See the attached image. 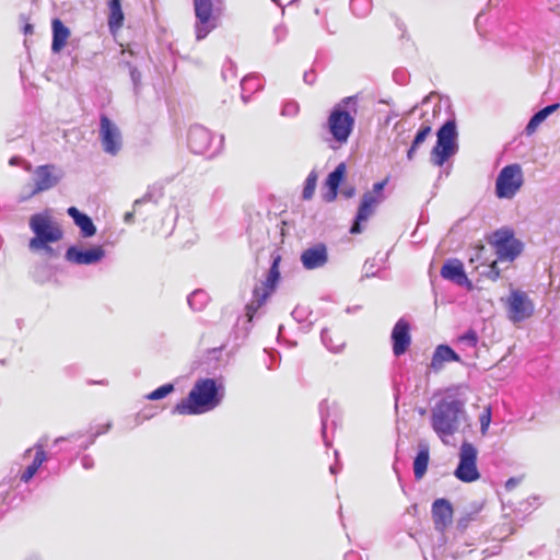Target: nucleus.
I'll list each match as a JSON object with an SVG mask.
<instances>
[{
    "instance_id": "obj_14",
    "label": "nucleus",
    "mask_w": 560,
    "mask_h": 560,
    "mask_svg": "<svg viewBox=\"0 0 560 560\" xmlns=\"http://www.w3.org/2000/svg\"><path fill=\"white\" fill-rule=\"evenodd\" d=\"M390 340L393 345V353L396 357H400L406 353L411 345L410 324L400 318L394 325L390 334Z\"/></svg>"
},
{
    "instance_id": "obj_53",
    "label": "nucleus",
    "mask_w": 560,
    "mask_h": 560,
    "mask_svg": "<svg viewBox=\"0 0 560 560\" xmlns=\"http://www.w3.org/2000/svg\"><path fill=\"white\" fill-rule=\"evenodd\" d=\"M32 30H33V26L30 24L25 25V27H24L25 33H31Z\"/></svg>"
},
{
    "instance_id": "obj_21",
    "label": "nucleus",
    "mask_w": 560,
    "mask_h": 560,
    "mask_svg": "<svg viewBox=\"0 0 560 560\" xmlns=\"http://www.w3.org/2000/svg\"><path fill=\"white\" fill-rule=\"evenodd\" d=\"M346 173V164L340 163L336 168L328 175L326 179V186L329 191L325 195V200L330 202L334 201L338 194V188Z\"/></svg>"
},
{
    "instance_id": "obj_7",
    "label": "nucleus",
    "mask_w": 560,
    "mask_h": 560,
    "mask_svg": "<svg viewBox=\"0 0 560 560\" xmlns=\"http://www.w3.org/2000/svg\"><path fill=\"white\" fill-rule=\"evenodd\" d=\"M524 183L520 164L504 166L495 179V195L500 199H512Z\"/></svg>"
},
{
    "instance_id": "obj_44",
    "label": "nucleus",
    "mask_w": 560,
    "mask_h": 560,
    "mask_svg": "<svg viewBox=\"0 0 560 560\" xmlns=\"http://www.w3.org/2000/svg\"><path fill=\"white\" fill-rule=\"evenodd\" d=\"M472 518L474 517L471 516L462 517L460 520H458V527L465 529L468 526L469 521H471Z\"/></svg>"
},
{
    "instance_id": "obj_48",
    "label": "nucleus",
    "mask_w": 560,
    "mask_h": 560,
    "mask_svg": "<svg viewBox=\"0 0 560 560\" xmlns=\"http://www.w3.org/2000/svg\"><path fill=\"white\" fill-rule=\"evenodd\" d=\"M22 162H23V160H22L20 156H12V158L9 160V164H10L11 166L20 165Z\"/></svg>"
},
{
    "instance_id": "obj_12",
    "label": "nucleus",
    "mask_w": 560,
    "mask_h": 560,
    "mask_svg": "<svg viewBox=\"0 0 560 560\" xmlns=\"http://www.w3.org/2000/svg\"><path fill=\"white\" fill-rule=\"evenodd\" d=\"M105 257V249L101 245L83 247L71 245L67 248L65 259L73 265L91 266L98 264Z\"/></svg>"
},
{
    "instance_id": "obj_27",
    "label": "nucleus",
    "mask_w": 560,
    "mask_h": 560,
    "mask_svg": "<svg viewBox=\"0 0 560 560\" xmlns=\"http://www.w3.org/2000/svg\"><path fill=\"white\" fill-rule=\"evenodd\" d=\"M44 444L45 441L40 440L36 445V453L35 457L33 459V463L26 467V469L21 475V481L28 482L34 475L37 472L38 468L43 465V463L46 460V454L44 452Z\"/></svg>"
},
{
    "instance_id": "obj_35",
    "label": "nucleus",
    "mask_w": 560,
    "mask_h": 560,
    "mask_svg": "<svg viewBox=\"0 0 560 560\" xmlns=\"http://www.w3.org/2000/svg\"><path fill=\"white\" fill-rule=\"evenodd\" d=\"M174 385L168 383L164 384L145 396L149 400H160L174 392Z\"/></svg>"
},
{
    "instance_id": "obj_4",
    "label": "nucleus",
    "mask_w": 560,
    "mask_h": 560,
    "mask_svg": "<svg viewBox=\"0 0 560 560\" xmlns=\"http://www.w3.org/2000/svg\"><path fill=\"white\" fill-rule=\"evenodd\" d=\"M30 229L34 237L30 240L28 248L32 252L44 250L48 256H55L50 246L62 238V231L55 225L50 218L44 213H36L30 218Z\"/></svg>"
},
{
    "instance_id": "obj_29",
    "label": "nucleus",
    "mask_w": 560,
    "mask_h": 560,
    "mask_svg": "<svg viewBox=\"0 0 560 560\" xmlns=\"http://www.w3.org/2000/svg\"><path fill=\"white\" fill-rule=\"evenodd\" d=\"M108 27L110 32H115L122 26L124 12L121 10V0H109Z\"/></svg>"
},
{
    "instance_id": "obj_26",
    "label": "nucleus",
    "mask_w": 560,
    "mask_h": 560,
    "mask_svg": "<svg viewBox=\"0 0 560 560\" xmlns=\"http://www.w3.org/2000/svg\"><path fill=\"white\" fill-rule=\"evenodd\" d=\"M560 107L559 103H553L548 105L537 113H535L529 119L528 124L525 127V132L527 136L533 135L540 124H542L551 114H553Z\"/></svg>"
},
{
    "instance_id": "obj_58",
    "label": "nucleus",
    "mask_w": 560,
    "mask_h": 560,
    "mask_svg": "<svg viewBox=\"0 0 560 560\" xmlns=\"http://www.w3.org/2000/svg\"><path fill=\"white\" fill-rule=\"evenodd\" d=\"M330 471L335 474V468L332 466L330 467Z\"/></svg>"
},
{
    "instance_id": "obj_13",
    "label": "nucleus",
    "mask_w": 560,
    "mask_h": 560,
    "mask_svg": "<svg viewBox=\"0 0 560 560\" xmlns=\"http://www.w3.org/2000/svg\"><path fill=\"white\" fill-rule=\"evenodd\" d=\"M100 138L103 149L110 155H116L121 148V135L118 127L105 115L100 119Z\"/></svg>"
},
{
    "instance_id": "obj_34",
    "label": "nucleus",
    "mask_w": 560,
    "mask_h": 560,
    "mask_svg": "<svg viewBox=\"0 0 560 560\" xmlns=\"http://www.w3.org/2000/svg\"><path fill=\"white\" fill-rule=\"evenodd\" d=\"M513 232L510 230H498L491 236V244L497 247L514 241Z\"/></svg>"
},
{
    "instance_id": "obj_22",
    "label": "nucleus",
    "mask_w": 560,
    "mask_h": 560,
    "mask_svg": "<svg viewBox=\"0 0 560 560\" xmlns=\"http://www.w3.org/2000/svg\"><path fill=\"white\" fill-rule=\"evenodd\" d=\"M430 448L427 442H420L418 453L413 459V474L416 479H421L428 469Z\"/></svg>"
},
{
    "instance_id": "obj_1",
    "label": "nucleus",
    "mask_w": 560,
    "mask_h": 560,
    "mask_svg": "<svg viewBox=\"0 0 560 560\" xmlns=\"http://www.w3.org/2000/svg\"><path fill=\"white\" fill-rule=\"evenodd\" d=\"M430 422L432 430L443 444L450 445L456 433L470 428L465 402L455 397H444L431 410Z\"/></svg>"
},
{
    "instance_id": "obj_11",
    "label": "nucleus",
    "mask_w": 560,
    "mask_h": 560,
    "mask_svg": "<svg viewBox=\"0 0 560 560\" xmlns=\"http://www.w3.org/2000/svg\"><path fill=\"white\" fill-rule=\"evenodd\" d=\"M62 177L63 171L54 164L37 166L33 172L34 188L30 196L54 188Z\"/></svg>"
},
{
    "instance_id": "obj_36",
    "label": "nucleus",
    "mask_w": 560,
    "mask_h": 560,
    "mask_svg": "<svg viewBox=\"0 0 560 560\" xmlns=\"http://www.w3.org/2000/svg\"><path fill=\"white\" fill-rule=\"evenodd\" d=\"M491 408L490 406L486 407L481 415L479 416V422H480V432L482 435H486L488 432V429L491 423Z\"/></svg>"
},
{
    "instance_id": "obj_6",
    "label": "nucleus",
    "mask_w": 560,
    "mask_h": 560,
    "mask_svg": "<svg viewBox=\"0 0 560 560\" xmlns=\"http://www.w3.org/2000/svg\"><path fill=\"white\" fill-rule=\"evenodd\" d=\"M280 257H275L271 267L268 270L266 280L256 284L253 289L252 300L246 305V316L249 322L253 320L258 310L267 302L273 293L280 278L279 271Z\"/></svg>"
},
{
    "instance_id": "obj_16",
    "label": "nucleus",
    "mask_w": 560,
    "mask_h": 560,
    "mask_svg": "<svg viewBox=\"0 0 560 560\" xmlns=\"http://www.w3.org/2000/svg\"><path fill=\"white\" fill-rule=\"evenodd\" d=\"M328 261L327 247L323 243H318L306 248L301 254V262L307 270L320 268Z\"/></svg>"
},
{
    "instance_id": "obj_19",
    "label": "nucleus",
    "mask_w": 560,
    "mask_h": 560,
    "mask_svg": "<svg viewBox=\"0 0 560 560\" xmlns=\"http://www.w3.org/2000/svg\"><path fill=\"white\" fill-rule=\"evenodd\" d=\"M460 357L447 345H439L432 355L430 369L440 372L445 363L460 362Z\"/></svg>"
},
{
    "instance_id": "obj_38",
    "label": "nucleus",
    "mask_w": 560,
    "mask_h": 560,
    "mask_svg": "<svg viewBox=\"0 0 560 560\" xmlns=\"http://www.w3.org/2000/svg\"><path fill=\"white\" fill-rule=\"evenodd\" d=\"M460 341L467 343L468 346H476L477 341H478V337H477V334L474 331V330H468L466 331L462 337H460Z\"/></svg>"
},
{
    "instance_id": "obj_30",
    "label": "nucleus",
    "mask_w": 560,
    "mask_h": 560,
    "mask_svg": "<svg viewBox=\"0 0 560 560\" xmlns=\"http://www.w3.org/2000/svg\"><path fill=\"white\" fill-rule=\"evenodd\" d=\"M387 184V180L377 182L373 185L372 190L366 191L362 196V201L368 202L370 206L375 209L384 201V188Z\"/></svg>"
},
{
    "instance_id": "obj_50",
    "label": "nucleus",
    "mask_w": 560,
    "mask_h": 560,
    "mask_svg": "<svg viewBox=\"0 0 560 560\" xmlns=\"http://www.w3.org/2000/svg\"><path fill=\"white\" fill-rule=\"evenodd\" d=\"M358 559V555L353 551L351 552H348L346 556H345V560H357Z\"/></svg>"
},
{
    "instance_id": "obj_15",
    "label": "nucleus",
    "mask_w": 560,
    "mask_h": 560,
    "mask_svg": "<svg viewBox=\"0 0 560 560\" xmlns=\"http://www.w3.org/2000/svg\"><path fill=\"white\" fill-rule=\"evenodd\" d=\"M211 132L202 126H192L188 131V147L196 154H205L210 149Z\"/></svg>"
},
{
    "instance_id": "obj_57",
    "label": "nucleus",
    "mask_w": 560,
    "mask_h": 560,
    "mask_svg": "<svg viewBox=\"0 0 560 560\" xmlns=\"http://www.w3.org/2000/svg\"><path fill=\"white\" fill-rule=\"evenodd\" d=\"M25 168H26V171H31V165L27 164Z\"/></svg>"
},
{
    "instance_id": "obj_18",
    "label": "nucleus",
    "mask_w": 560,
    "mask_h": 560,
    "mask_svg": "<svg viewBox=\"0 0 560 560\" xmlns=\"http://www.w3.org/2000/svg\"><path fill=\"white\" fill-rule=\"evenodd\" d=\"M441 276L445 280L452 281L457 285L471 287V283L465 273L464 266L458 259H450L445 261L441 268Z\"/></svg>"
},
{
    "instance_id": "obj_42",
    "label": "nucleus",
    "mask_w": 560,
    "mask_h": 560,
    "mask_svg": "<svg viewBox=\"0 0 560 560\" xmlns=\"http://www.w3.org/2000/svg\"><path fill=\"white\" fill-rule=\"evenodd\" d=\"M342 195L345 196V198L349 199V198H352L354 195H355V188L353 186L351 187H346L343 190H342Z\"/></svg>"
},
{
    "instance_id": "obj_32",
    "label": "nucleus",
    "mask_w": 560,
    "mask_h": 560,
    "mask_svg": "<svg viewBox=\"0 0 560 560\" xmlns=\"http://www.w3.org/2000/svg\"><path fill=\"white\" fill-rule=\"evenodd\" d=\"M350 9L358 18H365L372 10L371 0H351Z\"/></svg>"
},
{
    "instance_id": "obj_40",
    "label": "nucleus",
    "mask_w": 560,
    "mask_h": 560,
    "mask_svg": "<svg viewBox=\"0 0 560 560\" xmlns=\"http://www.w3.org/2000/svg\"><path fill=\"white\" fill-rule=\"evenodd\" d=\"M500 276V270L497 266V261H493L491 265H490V271H489V277L492 279V280H497Z\"/></svg>"
},
{
    "instance_id": "obj_47",
    "label": "nucleus",
    "mask_w": 560,
    "mask_h": 560,
    "mask_svg": "<svg viewBox=\"0 0 560 560\" xmlns=\"http://www.w3.org/2000/svg\"><path fill=\"white\" fill-rule=\"evenodd\" d=\"M417 150H418V148H413V144L411 143L409 150L407 151V159L409 161L413 160Z\"/></svg>"
},
{
    "instance_id": "obj_20",
    "label": "nucleus",
    "mask_w": 560,
    "mask_h": 560,
    "mask_svg": "<svg viewBox=\"0 0 560 560\" xmlns=\"http://www.w3.org/2000/svg\"><path fill=\"white\" fill-rule=\"evenodd\" d=\"M67 213L73 220L74 224L80 229L82 237L89 238L95 235L96 228L88 214L81 212L75 207L68 208Z\"/></svg>"
},
{
    "instance_id": "obj_25",
    "label": "nucleus",
    "mask_w": 560,
    "mask_h": 560,
    "mask_svg": "<svg viewBox=\"0 0 560 560\" xmlns=\"http://www.w3.org/2000/svg\"><path fill=\"white\" fill-rule=\"evenodd\" d=\"M69 35H70L69 28L66 27L60 20L55 19L52 21V43H51L52 52H55V54L60 52V50L65 47Z\"/></svg>"
},
{
    "instance_id": "obj_9",
    "label": "nucleus",
    "mask_w": 560,
    "mask_h": 560,
    "mask_svg": "<svg viewBox=\"0 0 560 560\" xmlns=\"http://www.w3.org/2000/svg\"><path fill=\"white\" fill-rule=\"evenodd\" d=\"M508 318L514 323H522L534 314V303L527 293L520 290H512L505 300Z\"/></svg>"
},
{
    "instance_id": "obj_3",
    "label": "nucleus",
    "mask_w": 560,
    "mask_h": 560,
    "mask_svg": "<svg viewBox=\"0 0 560 560\" xmlns=\"http://www.w3.org/2000/svg\"><path fill=\"white\" fill-rule=\"evenodd\" d=\"M355 113V97L353 96L345 97L331 109L327 120V128L332 139L339 144L348 141L354 127L355 119L353 114Z\"/></svg>"
},
{
    "instance_id": "obj_54",
    "label": "nucleus",
    "mask_w": 560,
    "mask_h": 560,
    "mask_svg": "<svg viewBox=\"0 0 560 560\" xmlns=\"http://www.w3.org/2000/svg\"><path fill=\"white\" fill-rule=\"evenodd\" d=\"M310 75L308 73H305L304 74V81L307 82V83H311L312 81L310 80Z\"/></svg>"
},
{
    "instance_id": "obj_56",
    "label": "nucleus",
    "mask_w": 560,
    "mask_h": 560,
    "mask_svg": "<svg viewBox=\"0 0 560 560\" xmlns=\"http://www.w3.org/2000/svg\"><path fill=\"white\" fill-rule=\"evenodd\" d=\"M63 440H65V438H57V439L55 440V443L57 444V443H59L60 441H63Z\"/></svg>"
},
{
    "instance_id": "obj_43",
    "label": "nucleus",
    "mask_w": 560,
    "mask_h": 560,
    "mask_svg": "<svg viewBox=\"0 0 560 560\" xmlns=\"http://www.w3.org/2000/svg\"><path fill=\"white\" fill-rule=\"evenodd\" d=\"M151 199H152V195L150 192H147L141 199H137L133 202V208H136L137 206L141 205L142 202L150 201Z\"/></svg>"
},
{
    "instance_id": "obj_24",
    "label": "nucleus",
    "mask_w": 560,
    "mask_h": 560,
    "mask_svg": "<svg viewBox=\"0 0 560 560\" xmlns=\"http://www.w3.org/2000/svg\"><path fill=\"white\" fill-rule=\"evenodd\" d=\"M375 208L361 200L353 223L350 228L351 234H360L364 230L363 224L374 214Z\"/></svg>"
},
{
    "instance_id": "obj_17",
    "label": "nucleus",
    "mask_w": 560,
    "mask_h": 560,
    "mask_svg": "<svg viewBox=\"0 0 560 560\" xmlns=\"http://www.w3.org/2000/svg\"><path fill=\"white\" fill-rule=\"evenodd\" d=\"M432 516L435 529L443 532L453 518V508L448 500L436 499L432 504Z\"/></svg>"
},
{
    "instance_id": "obj_28",
    "label": "nucleus",
    "mask_w": 560,
    "mask_h": 560,
    "mask_svg": "<svg viewBox=\"0 0 560 560\" xmlns=\"http://www.w3.org/2000/svg\"><path fill=\"white\" fill-rule=\"evenodd\" d=\"M494 248L499 260L512 261L520 255L522 244L520 241L514 240Z\"/></svg>"
},
{
    "instance_id": "obj_33",
    "label": "nucleus",
    "mask_w": 560,
    "mask_h": 560,
    "mask_svg": "<svg viewBox=\"0 0 560 560\" xmlns=\"http://www.w3.org/2000/svg\"><path fill=\"white\" fill-rule=\"evenodd\" d=\"M316 183H317V174L315 171H312L307 175L304 187H303V191H302L303 199L310 200L313 198L315 188H316Z\"/></svg>"
},
{
    "instance_id": "obj_37",
    "label": "nucleus",
    "mask_w": 560,
    "mask_h": 560,
    "mask_svg": "<svg viewBox=\"0 0 560 560\" xmlns=\"http://www.w3.org/2000/svg\"><path fill=\"white\" fill-rule=\"evenodd\" d=\"M430 133L431 127L429 125H422L412 140L413 148H419Z\"/></svg>"
},
{
    "instance_id": "obj_10",
    "label": "nucleus",
    "mask_w": 560,
    "mask_h": 560,
    "mask_svg": "<svg viewBox=\"0 0 560 560\" xmlns=\"http://www.w3.org/2000/svg\"><path fill=\"white\" fill-rule=\"evenodd\" d=\"M194 12L196 16V38L201 40L217 27L212 0H194Z\"/></svg>"
},
{
    "instance_id": "obj_46",
    "label": "nucleus",
    "mask_w": 560,
    "mask_h": 560,
    "mask_svg": "<svg viewBox=\"0 0 560 560\" xmlns=\"http://www.w3.org/2000/svg\"><path fill=\"white\" fill-rule=\"evenodd\" d=\"M109 428H110V423H107V424L103 425L102 428H100V429L96 431V433L94 434V438H93V439H95L97 435H101V434L106 433V432L109 430ZM93 441H94V440H92V442H93Z\"/></svg>"
},
{
    "instance_id": "obj_8",
    "label": "nucleus",
    "mask_w": 560,
    "mask_h": 560,
    "mask_svg": "<svg viewBox=\"0 0 560 560\" xmlns=\"http://www.w3.org/2000/svg\"><path fill=\"white\" fill-rule=\"evenodd\" d=\"M478 450L470 442L464 441L458 452V465L455 477L463 482H474L480 478L477 467Z\"/></svg>"
},
{
    "instance_id": "obj_41",
    "label": "nucleus",
    "mask_w": 560,
    "mask_h": 560,
    "mask_svg": "<svg viewBox=\"0 0 560 560\" xmlns=\"http://www.w3.org/2000/svg\"><path fill=\"white\" fill-rule=\"evenodd\" d=\"M130 78H131L135 86L137 88V85L140 82V79H141V73L136 68H132L130 70Z\"/></svg>"
},
{
    "instance_id": "obj_49",
    "label": "nucleus",
    "mask_w": 560,
    "mask_h": 560,
    "mask_svg": "<svg viewBox=\"0 0 560 560\" xmlns=\"http://www.w3.org/2000/svg\"><path fill=\"white\" fill-rule=\"evenodd\" d=\"M126 223H131L133 221V212H127L124 217Z\"/></svg>"
},
{
    "instance_id": "obj_45",
    "label": "nucleus",
    "mask_w": 560,
    "mask_h": 560,
    "mask_svg": "<svg viewBox=\"0 0 560 560\" xmlns=\"http://www.w3.org/2000/svg\"><path fill=\"white\" fill-rule=\"evenodd\" d=\"M82 466L85 468V469H90L93 467V459L90 457V456H84L82 458Z\"/></svg>"
},
{
    "instance_id": "obj_52",
    "label": "nucleus",
    "mask_w": 560,
    "mask_h": 560,
    "mask_svg": "<svg viewBox=\"0 0 560 560\" xmlns=\"http://www.w3.org/2000/svg\"><path fill=\"white\" fill-rule=\"evenodd\" d=\"M285 110L295 113L296 112V105L295 104L288 105L285 107Z\"/></svg>"
},
{
    "instance_id": "obj_31",
    "label": "nucleus",
    "mask_w": 560,
    "mask_h": 560,
    "mask_svg": "<svg viewBox=\"0 0 560 560\" xmlns=\"http://www.w3.org/2000/svg\"><path fill=\"white\" fill-rule=\"evenodd\" d=\"M188 305L194 311H201L208 303V294L203 290H195L187 298Z\"/></svg>"
},
{
    "instance_id": "obj_23",
    "label": "nucleus",
    "mask_w": 560,
    "mask_h": 560,
    "mask_svg": "<svg viewBox=\"0 0 560 560\" xmlns=\"http://www.w3.org/2000/svg\"><path fill=\"white\" fill-rule=\"evenodd\" d=\"M375 208L361 200L353 223L350 228L351 234H360L364 230L363 224L374 214Z\"/></svg>"
},
{
    "instance_id": "obj_55",
    "label": "nucleus",
    "mask_w": 560,
    "mask_h": 560,
    "mask_svg": "<svg viewBox=\"0 0 560 560\" xmlns=\"http://www.w3.org/2000/svg\"><path fill=\"white\" fill-rule=\"evenodd\" d=\"M513 485H514V480H513V479H510V480H508V482H506V488H510V487H511V486H513Z\"/></svg>"
},
{
    "instance_id": "obj_5",
    "label": "nucleus",
    "mask_w": 560,
    "mask_h": 560,
    "mask_svg": "<svg viewBox=\"0 0 560 560\" xmlns=\"http://www.w3.org/2000/svg\"><path fill=\"white\" fill-rule=\"evenodd\" d=\"M436 138V143L430 154V161L435 166H443L458 151V132L455 119L446 120L438 130Z\"/></svg>"
},
{
    "instance_id": "obj_2",
    "label": "nucleus",
    "mask_w": 560,
    "mask_h": 560,
    "mask_svg": "<svg viewBox=\"0 0 560 560\" xmlns=\"http://www.w3.org/2000/svg\"><path fill=\"white\" fill-rule=\"evenodd\" d=\"M221 385L217 384L213 378L198 380L187 398L179 401L173 409V413L177 415H201L217 408L223 398L220 390Z\"/></svg>"
},
{
    "instance_id": "obj_39",
    "label": "nucleus",
    "mask_w": 560,
    "mask_h": 560,
    "mask_svg": "<svg viewBox=\"0 0 560 560\" xmlns=\"http://www.w3.org/2000/svg\"><path fill=\"white\" fill-rule=\"evenodd\" d=\"M322 341L323 343L330 350V351H334V352H337L339 351V347L338 346H332L329 343V340H328V330L324 329L322 331Z\"/></svg>"
},
{
    "instance_id": "obj_51",
    "label": "nucleus",
    "mask_w": 560,
    "mask_h": 560,
    "mask_svg": "<svg viewBox=\"0 0 560 560\" xmlns=\"http://www.w3.org/2000/svg\"><path fill=\"white\" fill-rule=\"evenodd\" d=\"M253 80L254 78H244L242 81L243 89H245V86L249 84Z\"/></svg>"
}]
</instances>
